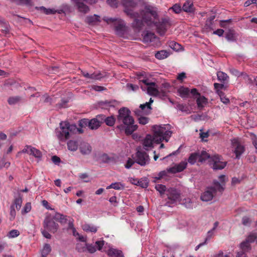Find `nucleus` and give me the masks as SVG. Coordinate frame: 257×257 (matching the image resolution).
<instances>
[{
    "mask_svg": "<svg viewBox=\"0 0 257 257\" xmlns=\"http://www.w3.org/2000/svg\"><path fill=\"white\" fill-rule=\"evenodd\" d=\"M104 240H98L95 242V245L97 246V249L99 250H100L102 248V247L104 245Z\"/></svg>",
    "mask_w": 257,
    "mask_h": 257,
    "instance_id": "obj_58",
    "label": "nucleus"
},
{
    "mask_svg": "<svg viewBox=\"0 0 257 257\" xmlns=\"http://www.w3.org/2000/svg\"><path fill=\"white\" fill-rule=\"evenodd\" d=\"M211 157L205 151H202L201 154L199 153V162L202 163L207 159Z\"/></svg>",
    "mask_w": 257,
    "mask_h": 257,
    "instance_id": "obj_39",
    "label": "nucleus"
},
{
    "mask_svg": "<svg viewBox=\"0 0 257 257\" xmlns=\"http://www.w3.org/2000/svg\"><path fill=\"white\" fill-rule=\"evenodd\" d=\"M32 0H18L17 4L31 5Z\"/></svg>",
    "mask_w": 257,
    "mask_h": 257,
    "instance_id": "obj_61",
    "label": "nucleus"
},
{
    "mask_svg": "<svg viewBox=\"0 0 257 257\" xmlns=\"http://www.w3.org/2000/svg\"><path fill=\"white\" fill-rule=\"evenodd\" d=\"M217 192L221 194L223 192V188L221 186L216 183V186L213 185L207 188V190L202 194L201 199L206 202L210 201L217 194Z\"/></svg>",
    "mask_w": 257,
    "mask_h": 257,
    "instance_id": "obj_5",
    "label": "nucleus"
},
{
    "mask_svg": "<svg viewBox=\"0 0 257 257\" xmlns=\"http://www.w3.org/2000/svg\"><path fill=\"white\" fill-rule=\"evenodd\" d=\"M140 81L148 86L147 91L149 95L153 96H158L159 95V91L156 87V83L155 82H149V80L147 79L140 80Z\"/></svg>",
    "mask_w": 257,
    "mask_h": 257,
    "instance_id": "obj_12",
    "label": "nucleus"
},
{
    "mask_svg": "<svg viewBox=\"0 0 257 257\" xmlns=\"http://www.w3.org/2000/svg\"><path fill=\"white\" fill-rule=\"evenodd\" d=\"M256 238L257 236L255 233H251L250 234L248 235V236L245 239V241L250 243L253 242L254 240L256 239Z\"/></svg>",
    "mask_w": 257,
    "mask_h": 257,
    "instance_id": "obj_46",
    "label": "nucleus"
},
{
    "mask_svg": "<svg viewBox=\"0 0 257 257\" xmlns=\"http://www.w3.org/2000/svg\"><path fill=\"white\" fill-rule=\"evenodd\" d=\"M156 189L158 191L160 194H164L166 191V187L165 185L162 184H157L155 187Z\"/></svg>",
    "mask_w": 257,
    "mask_h": 257,
    "instance_id": "obj_52",
    "label": "nucleus"
},
{
    "mask_svg": "<svg viewBox=\"0 0 257 257\" xmlns=\"http://www.w3.org/2000/svg\"><path fill=\"white\" fill-rule=\"evenodd\" d=\"M169 46L172 49L178 51L180 49L181 45L174 41H172L170 43Z\"/></svg>",
    "mask_w": 257,
    "mask_h": 257,
    "instance_id": "obj_54",
    "label": "nucleus"
},
{
    "mask_svg": "<svg viewBox=\"0 0 257 257\" xmlns=\"http://www.w3.org/2000/svg\"><path fill=\"white\" fill-rule=\"evenodd\" d=\"M167 195L170 200L168 203L173 204L177 201H180V193L179 191L173 188H171L167 190Z\"/></svg>",
    "mask_w": 257,
    "mask_h": 257,
    "instance_id": "obj_11",
    "label": "nucleus"
},
{
    "mask_svg": "<svg viewBox=\"0 0 257 257\" xmlns=\"http://www.w3.org/2000/svg\"><path fill=\"white\" fill-rule=\"evenodd\" d=\"M54 217L55 220L59 221L61 223H65L67 221V216L59 213H56Z\"/></svg>",
    "mask_w": 257,
    "mask_h": 257,
    "instance_id": "obj_43",
    "label": "nucleus"
},
{
    "mask_svg": "<svg viewBox=\"0 0 257 257\" xmlns=\"http://www.w3.org/2000/svg\"><path fill=\"white\" fill-rule=\"evenodd\" d=\"M218 179L220 182H219L217 181H214L213 185L215 186H216V183L218 184L219 185L222 186L223 191L224 190V186L225 184V176L224 175H221L219 176Z\"/></svg>",
    "mask_w": 257,
    "mask_h": 257,
    "instance_id": "obj_34",
    "label": "nucleus"
},
{
    "mask_svg": "<svg viewBox=\"0 0 257 257\" xmlns=\"http://www.w3.org/2000/svg\"><path fill=\"white\" fill-rule=\"evenodd\" d=\"M32 209L31 203L27 202L22 210V214H25L29 212Z\"/></svg>",
    "mask_w": 257,
    "mask_h": 257,
    "instance_id": "obj_45",
    "label": "nucleus"
},
{
    "mask_svg": "<svg viewBox=\"0 0 257 257\" xmlns=\"http://www.w3.org/2000/svg\"><path fill=\"white\" fill-rule=\"evenodd\" d=\"M107 254L109 257H123L122 251L115 248L109 249Z\"/></svg>",
    "mask_w": 257,
    "mask_h": 257,
    "instance_id": "obj_22",
    "label": "nucleus"
},
{
    "mask_svg": "<svg viewBox=\"0 0 257 257\" xmlns=\"http://www.w3.org/2000/svg\"><path fill=\"white\" fill-rule=\"evenodd\" d=\"M7 138V136L5 134L2 132L0 133V149L4 144L3 142L6 141Z\"/></svg>",
    "mask_w": 257,
    "mask_h": 257,
    "instance_id": "obj_57",
    "label": "nucleus"
},
{
    "mask_svg": "<svg viewBox=\"0 0 257 257\" xmlns=\"http://www.w3.org/2000/svg\"><path fill=\"white\" fill-rule=\"evenodd\" d=\"M83 124L85 125H87L88 124L89 127L91 130L97 129L100 126L99 123L95 118L90 120L87 119H82L80 122V125L81 126H83Z\"/></svg>",
    "mask_w": 257,
    "mask_h": 257,
    "instance_id": "obj_15",
    "label": "nucleus"
},
{
    "mask_svg": "<svg viewBox=\"0 0 257 257\" xmlns=\"http://www.w3.org/2000/svg\"><path fill=\"white\" fill-rule=\"evenodd\" d=\"M169 124L154 125L153 127V135H147L143 140V148L149 151L153 147V143L160 144L165 141L168 142L172 135V132L169 130Z\"/></svg>",
    "mask_w": 257,
    "mask_h": 257,
    "instance_id": "obj_2",
    "label": "nucleus"
},
{
    "mask_svg": "<svg viewBox=\"0 0 257 257\" xmlns=\"http://www.w3.org/2000/svg\"><path fill=\"white\" fill-rule=\"evenodd\" d=\"M48 230L44 228V230H41V232L43 235L46 238L50 239L51 238V235L48 232Z\"/></svg>",
    "mask_w": 257,
    "mask_h": 257,
    "instance_id": "obj_63",
    "label": "nucleus"
},
{
    "mask_svg": "<svg viewBox=\"0 0 257 257\" xmlns=\"http://www.w3.org/2000/svg\"><path fill=\"white\" fill-rule=\"evenodd\" d=\"M197 106L199 108H202L204 105L207 103V99L204 96H199L196 99Z\"/></svg>",
    "mask_w": 257,
    "mask_h": 257,
    "instance_id": "obj_26",
    "label": "nucleus"
},
{
    "mask_svg": "<svg viewBox=\"0 0 257 257\" xmlns=\"http://www.w3.org/2000/svg\"><path fill=\"white\" fill-rule=\"evenodd\" d=\"M21 100V97L20 96H12L9 98L8 102L10 105H14L18 103Z\"/></svg>",
    "mask_w": 257,
    "mask_h": 257,
    "instance_id": "obj_41",
    "label": "nucleus"
},
{
    "mask_svg": "<svg viewBox=\"0 0 257 257\" xmlns=\"http://www.w3.org/2000/svg\"><path fill=\"white\" fill-rule=\"evenodd\" d=\"M143 114L138 116V120L141 124L145 125L148 123L149 121V118L143 116Z\"/></svg>",
    "mask_w": 257,
    "mask_h": 257,
    "instance_id": "obj_44",
    "label": "nucleus"
},
{
    "mask_svg": "<svg viewBox=\"0 0 257 257\" xmlns=\"http://www.w3.org/2000/svg\"><path fill=\"white\" fill-rule=\"evenodd\" d=\"M78 147L77 141L74 140H70L67 142V148L72 152L76 151Z\"/></svg>",
    "mask_w": 257,
    "mask_h": 257,
    "instance_id": "obj_25",
    "label": "nucleus"
},
{
    "mask_svg": "<svg viewBox=\"0 0 257 257\" xmlns=\"http://www.w3.org/2000/svg\"><path fill=\"white\" fill-rule=\"evenodd\" d=\"M218 222L216 221L213 224V227L212 228V229L208 231L207 236L205 240V241H206V242H207L208 240H210L212 238L213 235V231L217 228V227L218 225Z\"/></svg>",
    "mask_w": 257,
    "mask_h": 257,
    "instance_id": "obj_37",
    "label": "nucleus"
},
{
    "mask_svg": "<svg viewBox=\"0 0 257 257\" xmlns=\"http://www.w3.org/2000/svg\"><path fill=\"white\" fill-rule=\"evenodd\" d=\"M242 222L244 225L248 226L251 222V219L247 216H244L242 218Z\"/></svg>",
    "mask_w": 257,
    "mask_h": 257,
    "instance_id": "obj_56",
    "label": "nucleus"
},
{
    "mask_svg": "<svg viewBox=\"0 0 257 257\" xmlns=\"http://www.w3.org/2000/svg\"><path fill=\"white\" fill-rule=\"evenodd\" d=\"M22 152L32 155L38 159H41L42 156V153L40 150L31 146H26L23 150Z\"/></svg>",
    "mask_w": 257,
    "mask_h": 257,
    "instance_id": "obj_13",
    "label": "nucleus"
},
{
    "mask_svg": "<svg viewBox=\"0 0 257 257\" xmlns=\"http://www.w3.org/2000/svg\"><path fill=\"white\" fill-rule=\"evenodd\" d=\"M183 11L187 13H192L194 11V8L192 0H188L185 2L182 6Z\"/></svg>",
    "mask_w": 257,
    "mask_h": 257,
    "instance_id": "obj_20",
    "label": "nucleus"
},
{
    "mask_svg": "<svg viewBox=\"0 0 257 257\" xmlns=\"http://www.w3.org/2000/svg\"><path fill=\"white\" fill-rule=\"evenodd\" d=\"M22 202V196L21 195H19L18 197L14 199L13 204L12 205H14V208H16L17 210H19L21 209Z\"/></svg>",
    "mask_w": 257,
    "mask_h": 257,
    "instance_id": "obj_29",
    "label": "nucleus"
},
{
    "mask_svg": "<svg viewBox=\"0 0 257 257\" xmlns=\"http://www.w3.org/2000/svg\"><path fill=\"white\" fill-rule=\"evenodd\" d=\"M135 160L134 161L133 159L129 158L127 161L126 164L125 165V167L127 169L130 168L135 163Z\"/></svg>",
    "mask_w": 257,
    "mask_h": 257,
    "instance_id": "obj_62",
    "label": "nucleus"
},
{
    "mask_svg": "<svg viewBox=\"0 0 257 257\" xmlns=\"http://www.w3.org/2000/svg\"><path fill=\"white\" fill-rule=\"evenodd\" d=\"M16 215V211L14 208V205H12L10 207V220L11 221L15 219Z\"/></svg>",
    "mask_w": 257,
    "mask_h": 257,
    "instance_id": "obj_47",
    "label": "nucleus"
},
{
    "mask_svg": "<svg viewBox=\"0 0 257 257\" xmlns=\"http://www.w3.org/2000/svg\"><path fill=\"white\" fill-rule=\"evenodd\" d=\"M99 16L94 15L91 16H88L86 18L85 22L90 25H95L99 22Z\"/></svg>",
    "mask_w": 257,
    "mask_h": 257,
    "instance_id": "obj_23",
    "label": "nucleus"
},
{
    "mask_svg": "<svg viewBox=\"0 0 257 257\" xmlns=\"http://www.w3.org/2000/svg\"><path fill=\"white\" fill-rule=\"evenodd\" d=\"M54 219L50 214H47L43 221L44 228L52 233L56 232L58 228V224L54 221Z\"/></svg>",
    "mask_w": 257,
    "mask_h": 257,
    "instance_id": "obj_6",
    "label": "nucleus"
},
{
    "mask_svg": "<svg viewBox=\"0 0 257 257\" xmlns=\"http://www.w3.org/2000/svg\"><path fill=\"white\" fill-rule=\"evenodd\" d=\"M99 160L104 163H109L113 162L114 159L113 157L108 155L107 154L103 153L99 157Z\"/></svg>",
    "mask_w": 257,
    "mask_h": 257,
    "instance_id": "obj_24",
    "label": "nucleus"
},
{
    "mask_svg": "<svg viewBox=\"0 0 257 257\" xmlns=\"http://www.w3.org/2000/svg\"><path fill=\"white\" fill-rule=\"evenodd\" d=\"M91 88H92V89H93V90H94L96 91H102L106 89V88H105L103 86H98V85H92Z\"/></svg>",
    "mask_w": 257,
    "mask_h": 257,
    "instance_id": "obj_60",
    "label": "nucleus"
},
{
    "mask_svg": "<svg viewBox=\"0 0 257 257\" xmlns=\"http://www.w3.org/2000/svg\"><path fill=\"white\" fill-rule=\"evenodd\" d=\"M105 117L106 116L104 114H99L96 116L95 118L99 123V126H100L102 123L104 122Z\"/></svg>",
    "mask_w": 257,
    "mask_h": 257,
    "instance_id": "obj_53",
    "label": "nucleus"
},
{
    "mask_svg": "<svg viewBox=\"0 0 257 257\" xmlns=\"http://www.w3.org/2000/svg\"><path fill=\"white\" fill-rule=\"evenodd\" d=\"M143 42L145 43H152L158 41V38L155 34L149 31H147L143 35Z\"/></svg>",
    "mask_w": 257,
    "mask_h": 257,
    "instance_id": "obj_16",
    "label": "nucleus"
},
{
    "mask_svg": "<svg viewBox=\"0 0 257 257\" xmlns=\"http://www.w3.org/2000/svg\"><path fill=\"white\" fill-rule=\"evenodd\" d=\"M177 108L182 112H188L189 111L188 106L186 104H178L177 105Z\"/></svg>",
    "mask_w": 257,
    "mask_h": 257,
    "instance_id": "obj_48",
    "label": "nucleus"
},
{
    "mask_svg": "<svg viewBox=\"0 0 257 257\" xmlns=\"http://www.w3.org/2000/svg\"><path fill=\"white\" fill-rule=\"evenodd\" d=\"M225 37L228 41H235V36L234 31L233 30H229L226 33Z\"/></svg>",
    "mask_w": 257,
    "mask_h": 257,
    "instance_id": "obj_40",
    "label": "nucleus"
},
{
    "mask_svg": "<svg viewBox=\"0 0 257 257\" xmlns=\"http://www.w3.org/2000/svg\"><path fill=\"white\" fill-rule=\"evenodd\" d=\"M197 160L199 161V153H194L190 154L188 159V162L191 165H194Z\"/></svg>",
    "mask_w": 257,
    "mask_h": 257,
    "instance_id": "obj_31",
    "label": "nucleus"
},
{
    "mask_svg": "<svg viewBox=\"0 0 257 257\" xmlns=\"http://www.w3.org/2000/svg\"><path fill=\"white\" fill-rule=\"evenodd\" d=\"M131 112L126 107H122L118 110L117 118L119 122H122L125 127V133L126 135L132 134L138 128V125L135 124V120L131 115ZM123 127L122 125L119 128Z\"/></svg>",
    "mask_w": 257,
    "mask_h": 257,
    "instance_id": "obj_3",
    "label": "nucleus"
},
{
    "mask_svg": "<svg viewBox=\"0 0 257 257\" xmlns=\"http://www.w3.org/2000/svg\"><path fill=\"white\" fill-rule=\"evenodd\" d=\"M20 235V232L19 230L16 229H13L11 230L9 232L8 237L9 238H14Z\"/></svg>",
    "mask_w": 257,
    "mask_h": 257,
    "instance_id": "obj_51",
    "label": "nucleus"
},
{
    "mask_svg": "<svg viewBox=\"0 0 257 257\" xmlns=\"http://www.w3.org/2000/svg\"><path fill=\"white\" fill-rule=\"evenodd\" d=\"M41 9L46 15L54 14L56 12V11L53 9H46L43 7H41Z\"/></svg>",
    "mask_w": 257,
    "mask_h": 257,
    "instance_id": "obj_55",
    "label": "nucleus"
},
{
    "mask_svg": "<svg viewBox=\"0 0 257 257\" xmlns=\"http://www.w3.org/2000/svg\"><path fill=\"white\" fill-rule=\"evenodd\" d=\"M79 150L82 155H88L91 153L92 148L89 144L83 143L80 146Z\"/></svg>",
    "mask_w": 257,
    "mask_h": 257,
    "instance_id": "obj_19",
    "label": "nucleus"
},
{
    "mask_svg": "<svg viewBox=\"0 0 257 257\" xmlns=\"http://www.w3.org/2000/svg\"><path fill=\"white\" fill-rule=\"evenodd\" d=\"M51 251V247L49 244H45L41 251L42 257H46Z\"/></svg>",
    "mask_w": 257,
    "mask_h": 257,
    "instance_id": "obj_38",
    "label": "nucleus"
},
{
    "mask_svg": "<svg viewBox=\"0 0 257 257\" xmlns=\"http://www.w3.org/2000/svg\"><path fill=\"white\" fill-rule=\"evenodd\" d=\"M99 105L102 108L108 109L110 107H114L118 105V101L115 100H106L100 102Z\"/></svg>",
    "mask_w": 257,
    "mask_h": 257,
    "instance_id": "obj_18",
    "label": "nucleus"
},
{
    "mask_svg": "<svg viewBox=\"0 0 257 257\" xmlns=\"http://www.w3.org/2000/svg\"><path fill=\"white\" fill-rule=\"evenodd\" d=\"M115 122V118L113 116L105 117L104 122L109 126H113Z\"/></svg>",
    "mask_w": 257,
    "mask_h": 257,
    "instance_id": "obj_42",
    "label": "nucleus"
},
{
    "mask_svg": "<svg viewBox=\"0 0 257 257\" xmlns=\"http://www.w3.org/2000/svg\"><path fill=\"white\" fill-rule=\"evenodd\" d=\"M151 109L152 108L151 106H149L146 103L145 104H141L140 106V108L136 109L134 112L135 115L137 116H139L141 115V114H148L150 113Z\"/></svg>",
    "mask_w": 257,
    "mask_h": 257,
    "instance_id": "obj_17",
    "label": "nucleus"
},
{
    "mask_svg": "<svg viewBox=\"0 0 257 257\" xmlns=\"http://www.w3.org/2000/svg\"><path fill=\"white\" fill-rule=\"evenodd\" d=\"M217 76L218 80L223 83H224L227 81L229 78L228 75L222 71L217 72Z\"/></svg>",
    "mask_w": 257,
    "mask_h": 257,
    "instance_id": "obj_28",
    "label": "nucleus"
},
{
    "mask_svg": "<svg viewBox=\"0 0 257 257\" xmlns=\"http://www.w3.org/2000/svg\"><path fill=\"white\" fill-rule=\"evenodd\" d=\"M135 159V162L141 166H145L149 163L150 160L148 154L141 148L137 149Z\"/></svg>",
    "mask_w": 257,
    "mask_h": 257,
    "instance_id": "obj_7",
    "label": "nucleus"
},
{
    "mask_svg": "<svg viewBox=\"0 0 257 257\" xmlns=\"http://www.w3.org/2000/svg\"><path fill=\"white\" fill-rule=\"evenodd\" d=\"M110 188H113L117 190H120L123 189L124 186L120 182H115L111 183L109 186L106 187V189H109Z\"/></svg>",
    "mask_w": 257,
    "mask_h": 257,
    "instance_id": "obj_33",
    "label": "nucleus"
},
{
    "mask_svg": "<svg viewBox=\"0 0 257 257\" xmlns=\"http://www.w3.org/2000/svg\"><path fill=\"white\" fill-rule=\"evenodd\" d=\"M75 3L78 11L83 13H87L89 11V7L84 4L85 2L89 4H93L97 2L98 0H72Z\"/></svg>",
    "mask_w": 257,
    "mask_h": 257,
    "instance_id": "obj_9",
    "label": "nucleus"
},
{
    "mask_svg": "<svg viewBox=\"0 0 257 257\" xmlns=\"http://www.w3.org/2000/svg\"><path fill=\"white\" fill-rule=\"evenodd\" d=\"M178 92L181 97H187L189 95L190 90L188 88L182 86L178 89Z\"/></svg>",
    "mask_w": 257,
    "mask_h": 257,
    "instance_id": "obj_30",
    "label": "nucleus"
},
{
    "mask_svg": "<svg viewBox=\"0 0 257 257\" xmlns=\"http://www.w3.org/2000/svg\"><path fill=\"white\" fill-rule=\"evenodd\" d=\"M82 228L84 231L86 232L95 233L97 230V228L96 226L87 223H85L82 225Z\"/></svg>",
    "mask_w": 257,
    "mask_h": 257,
    "instance_id": "obj_27",
    "label": "nucleus"
},
{
    "mask_svg": "<svg viewBox=\"0 0 257 257\" xmlns=\"http://www.w3.org/2000/svg\"><path fill=\"white\" fill-rule=\"evenodd\" d=\"M211 160L213 162L212 168L214 170H222L227 164V162L223 161L222 157L218 155H215L211 157Z\"/></svg>",
    "mask_w": 257,
    "mask_h": 257,
    "instance_id": "obj_10",
    "label": "nucleus"
},
{
    "mask_svg": "<svg viewBox=\"0 0 257 257\" xmlns=\"http://www.w3.org/2000/svg\"><path fill=\"white\" fill-rule=\"evenodd\" d=\"M10 165V163L9 162H6L3 159L0 160V169L4 167L8 168Z\"/></svg>",
    "mask_w": 257,
    "mask_h": 257,
    "instance_id": "obj_59",
    "label": "nucleus"
},
{
    "mask_svg": "<svg viewBox=\"0 0 257 257\" xmlns=\"http://www.w3.org/2000/svg\"><path fill=\"white\" fill-rule=\"evenodd\" d=\"M187 162L182 161L180 163L175 165L174 166L169 168L167 171L169 173H176L183 171L187 167Z\"/></svg>",
    "mask_w": 257,
    "mask_h": 257,
    "instance_id": "obj_14",
    "label": "nucleus"
},
{
    "mask_svg": "<svg viewBox=\"0 0 257 257\" xmlns=\"http://www.w3.org/2000/svg\"><path fill=\"white\" fill-rule=\"evenodd\" d=\"M169 11H172L175 14H180L183 10L182 7L180 4H175L169 9Z\"/></svg>",
    "mask_w": 257,
    "mask_h": 257,
    "instance_id": "obj_35",
    "label": "nucleus"
},
{
    "mask_svg": "<svg viewBox=\"0 0 257 257\" xmlns=\"http://www.w3.org/2000/svg\"><path fill=\"white\" fill-rule=\"evenodd\" d=\"M104 21L107 24H113L115 30L117 33H121L124 31L125 24L123 21L121 19L104 18Z\"/></svg>",
    "mask_w": 257,
    "mask_h": 257,
    "instance_id": "obj_8",
    "label": "nucleus"
},
{
    "mask_svg": "<svg viewBox=\"0 0 257 257\" xmlns=\"http://www.w3.org/2000/svg\"><path fill=\"white\" fill-rule=\"evenodd\" d=\"M86 250L89 253H93L96 250L95 245L92 244L86 243Z\"/></svg>",
    "mask_w": 257,
    "mask_h": 257,
    "instance_id": "obj_49",
    "label": "nucleus"
},
{
    "mask_svg": "<svg viewBox=\"0 0 257 257\" xmlns=\"http://www.w3.org/2000/svg\"><path fill=\"white\" fill-rule=\"evenodd\" d=\"M107 2L111 7H117V0H107Z\"/></svg>",
    "mask_w": 257,
    "mask_h": 257,
    "instance_id": "obj_64",
    "label": "nucleus"
},
{
    "mask_svg": "<svg viewBox=\"0 0 257 257\" xmlns=\"http://www.w3.org/2000/svg\"><path fill=\"white\" fill-rule=\"evenodd\" d=\"M76 249L80 252H84L86 250V243H78L76 246Z\"/></svg>",
    "mask_w": 257,
    "mask_h": 257,
    "instance_id": "obj_50",
    "label": "nucleus"
},
{
    "mask_svg": "<svg viewBox=\"0 0 257 257\" xmlns=\"http://www.w3.org/2000/svg\"><path fill=\"white\" fill-rule=\"evenodd\" d=\"M139 0H122L124 7V12L133 19L132 23L133 28L138 31L141 30L145 26L149 28H155L157 32L161 36H164L171 26L168 17L159 18L158 12L150 6H146L144 9L135 12Z\"/></svg>",
    "mask_w": 257,
    "mask_h": 257,
    "instance_id": "obj_1",
    "label": "nucleus"
},
{
    "mask_svg": "<svg viewBox=\"0 0 257 257\" xmlns=\"http://www.w3.org/2000/svg\"><path fill=\"white\" fill-rule=\"evenodd\" d=\"M233 144L235 147L234 153L235 154L236 158L238 159L240 158V156L244 153L245 151L244 147L238 143L235 145L234 142H233Z\"/></svg>",
    "mask_w": 257,
    "mask_h": 257,
    "instance_id": "obj_21",
    "label": "nucleus"
},
{
    "mask_svg": "<svg viewBox=\"0 0 257 257\" xmlns=\"http://www.w3.org/2000/svg\"><path fill=\"white\" fill-rule=\"evenodd\" d=\"M241 250L244 252L249 251L251 249L250 243L245 240L240 243V245Z\"/></svg>",
    "mask_w": 257,
    "mask_h": 257,
    "instance_id": "obj_36",
    "label": "nucleus"
},
{
    "mask_svg": "<svg viewBox=\"0 0 257 257\" xmlns=\"http://www.w3.org/2000/svg\"><path fill=\"white\" fill-rule=\"evenodd\" d=\"M73 125H71L68 122L62 121L60 123V127L55 130L56 135L59 140L62 142L65 141L70 137L69 133L72 131Z\"/></svg>",
    "mask_w": 257,
    "mask_h": 257,
    "instance_id": "obj_4",
    "label": "nucleus"
},
{
    "mask_svg": "<svg viewBox=\"0 0 257 257\" xmlns=\"http://www.w3.org/2000/svg\"><path fill=\"white\" fill-rule=\"evenodd\" d=\"M169 53L166 50L158 51L155 54V57L158 59H164L168 57Z\"/></svg>",
    "mask_w": 257,
    "mask_h": 257,
    "instance_id": "obj_32",
    "label": "nucleus"
}]
</instances>
